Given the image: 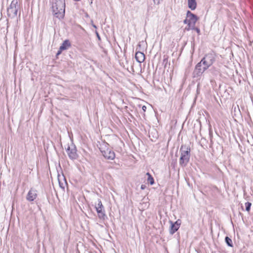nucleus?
I'll return each instance as SVG.
<instances>
[{
	"mask_svg": "<svg viewBox=\"0 0 253 253\" xmlns=\"http://www.w3.org/2000/svg\"><path fill=\"white\" fill-rule=\"evenodd\" d=\"M65 0H54L52 5V10L54 15L58 19H62L65 15Z\"/></svg>",
	"mask_w": 253,
	"mask_h": 253,
	"instance_id": "obj_1",
	"label": "nucleus"
},
{
	"mask_svg": "<svg viewBox=\"0 0 253 253\" xmlns=\"http://www.w3.org/2000/svg\"><path fill=\"white\" fill-rule=\"evenodd\" d=\"M190 148L186 145H182L179 152L180 157L179 159V165L181 167H185L190 161L191 156Z\"/></svg>",
	"mask_w": 253,
	"mask_h": 253,
	"instance_id": "obj_2",
	"label": "nucleus"
},
{
	"mask_svg": "<svg viewBox=\"0 0 253 253\" xmlns=\"http://www.w3.org/2000/svg\"><path fill=\"white\" fill-rule=\"evenodd\" d=\"M19 8L17 0H13L10 5L7 7V16L11 18H14L17 15L18 10Z\"/></svg>",
	"mask_w": 253,
	"mask_h": 253,
	"instance_id": "obj_3",
	"label": "nucleus"
},
{
	"mask_svg": "<svg viewBox=\"0 0 253 253\" xmlns=\"http://www.w3.org/2000/svg\"><path fill=\"white\" fill-rule=\"evenodd\" d=\"M207 66H206L200 61L195 66L192 75L194 78L200 79L204 73L208 69Z\"/></svg>",
	"mask_w": 253,
	"mask_h": 253,
	"instance_id": "obj_4",
	"label": "nucleus"
},
{
	"mask_svg": "<svg viewBox=\"0 0 253 253\" xmlns=\"http://www.w3.org/2000/svg\"><path fill=\"white\" fill-rule=\"evenodd\" d=\"M215 61V54L212 53L207 54L201 60L202 63L207 66L208 68L211 66Z\"/></svg>",
	"mask_w": 253,
	"mask_h": 253,
	"instance_id": "obj_5",
	"label": "nucleus"
},
{
	"mask_svg": "<svg viewBox=\"0 0 253 253\" xmlns=\"http://www.w3.org/2000/svg\"><path fill=\"white\" fill-rule=\"evenodd\" d=\"M98 204L95 206L96 211L97 213L98 217L99 219L105 220L107 218V216L105 214L104 208L102 205V202L100 199L98 200Z\"/></svg>",
	"mask_w": 253,
	"mask_h": 253,
	"instance_id": "obj_6",
	"label": "nucleus"
},
{
	"mask_svg": "<svg viewBox=\"0 0 253 253\" xmlns=\"http://www.w3.org/2000/svg\"><path fill=\"white\" fill-rule=\"evenodd\" d=\"M77 151L76 147L73 142L71 143V145H68L66 149V152L69 158L73 160L77 159L78 157Z\"/></svg>",
	"mask_w": 253,
	"mask_h": 253,
	"instance_id": "obj_7",
	"label": "nucleus"
},
{
	"mask_svg": "<svg viewBox=\"0 0 253 253\" xmlns=\"http://www.w3.org/2000/svg\"><path fill=\"white\" fill-rule=\"evenodd\" d=\"M169 222L170 224L169 232L170 234L173 235L179 228L181 224V220L180 219H177L175 222H174L171 220H169Z\"/></svg>",
	"mask_w": 253,
	"mask_h": 253,
	"instance_id": "obj_8",
	"label": "nucleus"
},
{
	"mask_svg": "<svg viewBox=\"0 0 253 253\" xmlns=\"http://www.w3.org/2000/svg\"><path fill=\"white\" fill-rule=\"evenodd\" d=\"M102 155L107 159L113 160L115 158V154L114 151L110 149H107L106 150H103L100 148Z\"/></svg>",
	"mask_w": 253,
	"mask_h": 253,
	"instance_id": "obj_9",
	"label": "nucleus"
},
{
	"mask_svg": "<svg viewBox=\"0 0 253 253\" xmlns=\"http://www.w3.org/2000/svg\"><path fill=\"white\" fill-rule=\"evenodd\" d=\"M187 18H189V23L195 26L196 22L198 20L199 17L195 14L188 10L186 13Z\"/></svg>",
	"mask_w": 253,
	"mask_h": 253,
	"instance_id": "obj_10",
	"label": "nucleus"
},
{
	"mask_svg": "<svg viewBox=\"0 0 253 253\" xmlns=\"http://www.w3.org/2000/svg\"><path fill=\"white\" fill-rule=\"evenodd\" d=\"M37 197V191L33 189H31L28 192V194L26 196V199L29 202H32Z\"/></svg>",
	"mask_w": 253,
	"mask_h": 253,
	"instance_id": "obj_11",
	"label": "nucleus"
},
{
	"mask_svg": "<svg viewBox=\"0 0 253 253\" xmlns=\"http://www.w3.org/2000/svg\"><path fill=\"white\" fill-rule=\"evenodd\" d=\"M135 58L138 63H142L145 60V55L143 52L137 51L135 53Z\"/></svg>",
	"mask_w": 253,
	"mask_h": 253,
	"instance_id": "obj_12",
	"label": "nucleus"
},
{
	"mask_svg": "<svg viewBox=\"0 0 253 253\" xmlns=\"http://www.w3.org/2000/svg\"><path fill=\"white\" fill-rule=\"evenodd\" d=\"M71 46V42L69 41V40H66L63 42V43L60 46V50H66V49H68Z\"/></svg>",
	"mask_w": 253,
	"mask_h": 253,
	"instance_id": "obj_13",
	"label": "nucleus"
},
{
	"mask_svg": "<svg viewBox=\"0 0 253 253\" xmlns=\"http://www.w3.org/2000/svg\"><path fill=\"white\" fill-rule=\"evenodd\" d=\"M188 7L192 10H195L197 7V2L196 0H187Z\"/></svg>",
	"mask_w": 253,
	"mask_h": 253,
	"instance_id": "obj_14",
	"label": "nucleus"
},
{
	"mask_svg": "<svg viewBox=\"0 0 253 253\" xmlns=\"http://www.w3.org/2000/svg\"><path fill=\"white\" fill-rule=\"evenodd\" d=\"M146 175L148 176V178H147L148 182L151 185L154 184V179L153 176L151 175V174L150 173L147 172L146 173Z\"/></svg>",
	"mask_w": 253,
	"mask_h": 253,
	"instance_id": "obj_15",
	"label": "nucleus"
},
{
	"mask_svg": "<svg viewBox=\"0 0 253 253\" xmlns=\"http://www.w3.org/2000/svg\"><path fill=\"white\" fill-rule=\"evenodd\" d=\"M225 241L228 246L230 247H233V245L232 243V240L228 236H226L225 238Z\"/></svg>",
	"mask_w": 253,
	"mask_h": 253,
	"instance_id": "obj_16",
	"label": "nucleus"
},
{
	"mask_svg": "<svg viewBox=\"0 0 253 253\" xmlns=\"http://www.w3.org/2000/svg\"><path fill=\"white\" fill-rule=\"evenodd\" d=\"M193 29H194V25H193L192 24L188 23L187 26L185 28V31H189L190 30H193Z\"/></svg>",
	"mask_w": 253,
	"mask_h": 253,
	"instance_id": "obj_17",
	"label": "nucleus"
},
{
	"mask_svg": "<svg viewBox=\"0 0 253 253\" xmlns=\"http://www.w3.org/2000/svg\"><path fill=\"white\" fill-rule=\"evenodd\" d=\"M252 206V203L249 202H247L245 203L246 210L247 211H249L251 210V207Z\"/></svg>",
	"mask_w": 253,
	"mask_h": 253,
	"instance_id": "obj_18",
	"label": "nucleus"
},
{
	"mask_svg": "<svg viewBox=\"0 0 253 253\" xmlns=\"http://www.w3.org/2000/svg\"><path fill=\"white\" fill-rule=\"evenodd\" d=\"M248 142L251 145L253 146V137H250V139L248 138Z\"/></svg>",
	"mask_w": 253,
	"mask_h": 253,
	"instance_id": "obj_19",
	"label": "nucleus"
},
{
	"mask_svg": "<svg viewBox=\"0 0 253 253\" xmlns=\"http://www.w3.org/2000/svg\"><path fill=\"white\" fill-rule=\"evenodd\" d=\"M193 30L196 31L199 35L201 34L200 29L198 27H196L195 26H194V29H193Z\"/></svg>",
	"mask_w": 253,
	"mask_h": 253,
	"instance_id": "obj_20",
	"label": "nucleus"
},
{
	"mask_svg": "<svg viewBox=\"0 0 253 253\" xmlns=\"http://www.w3.org/2000/svg\"><path fill=\"white\" fill-rule=\"evenodd\" d=\"M62 51H63V50H60V47H59V49L58 51H57V53H56V56H58L59 55H60V54L61 53V52H62Z\"/></svg>",
	"mask_w": 253,
	"mask_h": 253,
	"instance_id": "obj_21",
	"label": "nucleus"
},
{
	"mask_svg": "<svg viewBox=\"0 0 253 253\" xmlns=\"http://www.w3.org/2000/svg\"><path fill=\"white\" fill-rule=\"evenodd\" d=\"M155 4H159L160 2V0H153Z\"/></svg>",
	"mask_w": 253,
	"mask_h": 253,
	"instance_id": "obj_22",
	"label": "nucleus"
},
{
	"mask_svg": "<svg viewBox=\"0 0 253 253\" xmlns=\"http://www.w3.org/2000/svg\"><path fill=\"white\" fill-rule=\"evenodd\" d=\"M189 19H188L187 18H186L184 21H183V23L184 24H188V23H189Z\"/></svg>",
	"mask_w": 253,
	"mask_h": 253,
	"instance_id": "obj_23",
	"label": "nucleus"
},
{
	"mask_svg": "<svg viewBox=\"0 0 253 253\" xmlns=\"http://www.w3.org/2000/svg\"><path fill=\"white\" fill-rule=\"evenodd\" d=\"M146 188V186L144 184H142L141 185V189L142 190H144Z\"/></svg>",
	"mask_w": 253,
	"mask_h": 253,
	"instance_id": "obj_24",
	"label": "nucleus"
},
{
	"mask_svg": "<svg viewBox=\"0 0 253 253\" xmlns=\"http://www.w3.org/2000/svg\"><path fill=\"white\" fill-rule=\"evenodd\" d=\"M95 34H96V36H97V38H98L99 40H100V36H99V34H98V33L97 32V31H95Z\"/></svg>",
	"mask_w": 253,
	"mask_h": 253,
	"instance_id": "obj_25",
	"label": "nucleus"
},
{
	"mask_svg": "<svg viewBox=\"0 0 253 253\" xmlns=\"http://www.w3.org/2000/svg\"><path fill=\"white\" fill-rule=\"evenodd\" d=\"M59 185H60V187L63 189H64V186L63 185V183H61L60 181H59Z\"/></svg>",
	"mask_w": 253,
	"mask_h": 253,
	"instance_id": "obj_26",
	"label": "nucleus"
},
{
	"mask_svg": "<svg viewBox=\"0 0 253 253\" xmlns=\"http://www.w3.org/2000/svg\"><path fill=\"white\" fill-rule=\"evenodd\" d=\"M91 25L95 28V29H97V26L93 24V21L91 20Z\"/></svg>",
	"mask_w": 253,
	"mask_h": 253,
	"instance_id": "obj_27",
	"label": "nucleus"
},
{
	"mask_svg": "<svg viewBox=\"0 0 253 253\" xmlns=\"http://www.w3.org/2000/svg\"><path fill=\"white\" fill-rule=\"evenodd\" d=\"M146 106H145V105L143 106L142 107V109L144 112L146 111Z\"/></svg>",
	"mask_w": 253,
	"mask_h": 253,
	"instance_id": "obj_28",
	"label": "nucleus"
},
{
	"mask_svg": "<svg viewBox=\"0 0 253 253\" xmlns=\"http://www.w3.org/2000/svg\"><path fill=\"white\" fill-rule=\"evenodd\" d=\"M167 62H168V59H167L166 58V59H164L163 60V63H165V62L167 63Z\"/></svg>",
	"mask_w": 253,
	"mask_h": 253,
	"instance_id": "obj_29",
	"label": "nucleus"
}]
</instances>
